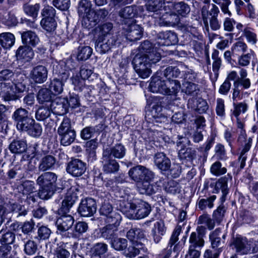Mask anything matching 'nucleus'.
I'll use <instances>...</instances> for the list:
<instances>
[{"label": "nucleus", "instance_id": "nucleus-1", "mask_svg": "<svg viewBox=\"0 0 258 258\" xmlns=\"http://www.w3.org/2000/svg\"><path fill=\"white\" fill-rule=\"evenodd\" d=\"M172 0H147L146 9L152 12V17L155 19V24L160 26H170L178 23L180 19L173 11L167 9Z\"/></svg>", "mask_w": 258, "mask_h": 258}, {"label": "nucleus", "instance_id": "nucleus-2", "mask_svg": "<svg viewBox=\"0 0 258 258\" xmlns=\"http://www.w3.org/2000/svg\"><path fill=\"white\" fill-rule=\"evenodd\" d=\"M80 190V187L78 184L72 185L67 191L62 201L59 212L64 214L59 217L56 222L57 230L60 233L69 230L74 224L75 219L73 217L66 214L69 212L70 208L78 199Z\"/></svg>", "mask_w": 258, "mask_h": 258}, {"label": "nucleus", "instance_id": "nucleus-3", "mask_svg": "<svg viewBox=\"0 0 258 258\" xmlns=\"http://www.w3.org/2000/svg\"><path fill=\"white\" fill-rule=\"evenodd\" d=\"M106 11L99 10L95 11L91 9V4L88 1H81L78 7V14L83 19L84 23L87 26L91 27L95 26L101 19H104L106 15Z\"/></svg>", "mask_w": 258, "mask_h": 258}, {"label": "nucleus", "instance_id": "nucleus-4", "mask_svg": "<svg viewBox=\"0 0 258 258\" xmlns=\"http://www.w3.org/2000/svg\"><path fill=\"white\" fill-rule=\"evenodd\" d=\"M56 175L50 172H47L40 175L37 183L40 186L38 192L39 197L43 200L48 199L53 195L56 187Z\"/></svg>", "mask_w": 258, "mask_h": 258}, {"label": "nucleus", "instance_id": "nucleus-5", "mask_svg": "<svg viewBox=\"0 0 258 258\" xmlns=\"http://www.w3.org/2000/svg\"><path fill=\"white\" fill-rule=\"evenodd\" d=\"M150 58L142 53H137L133 58L132 63L134 68L142 79L147 78L151 74V64L154 63L150 60Z\"/></svg>", "mask_w": 258, "mask_h": 258}, {"label": "nucleus", "instance_id": "nucleus-6", "mask_svg": "<svg viewBox=\"0 0 258 258\" xmlns=\"http://www.w3.org/2000/svg\"><path fill=\"white\" fill-rule=\"evenodd\" d=\"M57 133L61 144L64 146L71 145L76 137V132L72 127L71 120L67 117L63 119L57 128Z\"/></svg>", "mask_w": 258, "mask_h": 258}, {"label": "nucleus", "instance_id": "nucleus-7", "mask_svg": "<svg viewBox=\"0 0 258 258\" xmlns=\"http://www.w3.org/2000/svg\"><path fill=\"white\" fill-rule=\"evenodd\" d=\"M25 87L21 83H0V96L5 100L15 99L17 93L23 92Z\"/></svg>", "mask_w": 258, "mask_h": 258}, {"label": "nucleus", "instance_id": "nucleus-8", "mask_svg": "<svg viewBox=\"0 0 258 258\" xmlns=\"http://www.w3.org/2000/svg\"><path fill=\"white\" fill-rule=\"evenodd\" d=\"M232 245L236 252L239 254H246L251 251L254 252L257 250V244L254 243L253 240L248 241L245 237H236Z\"/></svg>", "mask_w": 258, "mask_h": 258}, {"label": "nucleus", "instance_id": "nucleus-9", "mask_svg": "<svg viewBox=\"0 0 258 258\" xmlns=\"http://www.w3.org/2000/svg\"><path fill=\"white\" fill-rule=\"evenodd\" d=\"M156 42L154 44V47H152V43L149 41H144L139 47V52L137 53L144 54L148 58H151L150 60L153 63H156L161 59V53L160 49H157Z\"/></svg>", "mask_w": 258, "mask_h": 258}, {"label": "nucleus", "instance_id": "nucleus-10", "mask_svg": "<svg viewBox=\"0 0 258 258\" xmlns=\"http://www.w3.org/2000/svg\"><path fill=\"white\" fill-rule=\"evenodd\" d=\"M128 175L138 183L144 180H152L154 177V173L152 171L141 165L131 168L128 171Z\"/></svg>", "mask_w": 258, "mask_h": 258}, {"label": "nucleus", "instance_id": "nucleus-11", "mask_svg": "<svg viewBox=\"0 0 258 258\" xmlns=\"http://www.w3.org/2000/svg\"><path fill=\"white\" fill-rule=\"evenodd\" d=\"M123 33L126 39L130 41L140 39L143 35V29L140 25L136 24L134 21L132 23L127 22L123 27Z\"/></svg>", "mask_w": 258, "mask_h": 258}, {"label": "nucleus", "instance_id": "nucleus-12", "mask_svg": "<svg viewBox=\"0 0 258 258\" xmlns=\"http://www.w3.org/2000/svg\"><path fill=\"white\" fill-rule=\"evenodd\" d=\"M12 119L16 123L18 130L25 128L26 125H28L32 122V118L29 117V112L25 109L20 108L16 110L12 115Z\"/></svg>", "mask_w": 258, "mask_h": 258}, {"label": "nucleus", "instance_id": "nucleus-13", "mask_svg": "<svg viewBox=\"0 0 258 258\" xmlns=\"http://www.w3.org/2000/svg\"><path fill=\"white\" fill-rule=\"evenodd\" d=\"M99 212L102 216L106 217V223L117 224L121 221L120 214L113 210L112 206L109 203L104 202L101 207Z\"/></svg>", "mask_w": 258, "mask_h": 258}, {"label": "nucleus", "instance_id": "nucleus-14", "mask_svg": "<svg viewBox=\"0 0 258 258\" xmlns=\"http://www.w3.org/2000/svg\"><path fill=\"white\" fill-rule=\"evenodd\" d=\"M135 207L131 210L130 219H141L146 217L151 212V207L146 202L140 201L134 203Z\"/></svg>", "mask_w": 258, "mask_h": 258}, {"label": "nucleus", "instance_id": "nucleus-15", "mask_svg": "<svg viewBox=\"0 0 258 258\" xmlns=\"http://www.w3.org/2000/svg\"><path fill=\"white\" fill-rule=\"evenodd\" d=\"M116 41L115 37H98L95 43V49L101 54L105 53L115 46Z\"/></svg>", "mask_w": 258, "mask_h": 258}, {"label": "nucleus", "instance_id": "nucleus-16", "mask_svg": "<svg viewBox=\"0 0 258 258\" xmlns=\"http://www.w3.org/2000/svg\"><path fill=\"white\" fill-rule=\"evenodd\" d=\"M178 42L177 36L173 32L169 31L160 32L156 38L157 46H169Z\"/></svg>", "mask_w": 258, "mask_h": 258}, {"label": "nucleus", "instance_id": "nucleus-17", "mask_svg": "<svg viewBox=\"0 0 258 258\" xmlns=\"http://www.w3.org/2000/svg\"><path fill=\"white\" fill-rule=\"evenodd\" d=\"M86 170V164L78 159H75L69 162L67 172L75 177L82 175Z\"/></svg>", "mask_w": 258, "mask_h": 258}, {"label": "nucleus", "instance_id": "nucleus-18", "mask_svg": "<svg viewBox=\"0 0 258 258\" xmlns=\"http://www.w3.org/2000/svg\"><path fill=\"white\" fill-rule=\"evenodd\" d=\"M78 211L82 216H92L96 211V202L92 198L82 200Z\"/></svg>", "mask_w": 258, "mask_h": 258}, {"label": "nucleus", "instance_id": "nucleus-19", "mask_svg": "<svg viewBox=\"0 0 258 258\" xmlns=\"http://www.w3.org/2000/svg\"><path fill=\"white\" fill-rule=\"evenodd\" d=\"M102 162L103 165V170L106 173H112L118 170V163L110 156L109 152L107 150L103 151Z\"/></svg>", "mask_w": 258, "mask_h": 258}, {"label": "nucleus", "instance_id": "nucleus-20", "mask_svg": "<svg viewBox=\"0 0 258 258\" xmlns=\"http://www.w3.org/2000/svg\"><path fill=\"white\" fill-rule=\"evenodd\" d=\"M30 77L36 83H43L47 79V70L43 66H38L32 70L30 74Z\"/></svg>", "mask_w": 258, "mask_h": 258}, {"label": "nucleus", "instance_id": "nucleus-21", "mask_svg": "<svg viewBox=\"0 0 258 258\" xmlns=\"http://www.w3.org/2000/svg\"><path fill=\"white\" fill-rule=\"evenodd\" d=\"M120 199L117 201V205L120 210L126 215L129 218L131 213V210L135 207L134 203L131 202L132 197L128 195H121Z\"/></svg>", "mask_w": 258, "mask_h": 258}, {"label": "nucleus", "instance_id": "nucleus-22", "mask_svg": "<svg viewBox=\"0 0 258 258\" xmlns=\"http://www.w3.org/2000/svg\"><path fill=\"white\" fill-rule=\"evenodd\" d=\"M166 228L164 222L162 220H159L154 223L151 230V235L154 241L158 243L162 238V236L165 234Z\"/></svg>", "mask_w": 258, "mask_h": 258}, {"label": "nucleus", "instance_id": "nucleus-23", "mask_svg": "<svg viewBox=\"0 0 258 258\" xmlns=\"http://www.w3.org/2000/svg\"><path fill=\"white\" fill-rule=\"evenodd\" d=\"M22 41L25 46L35 47L40 42L37 35L32 31H27L21 33Z\"/></svg>", "mask_w": 258, "mask_h": 258}, {"label": "nucleus", "instance_id": "nucleus-24", "mask_svg": "<svg viewBox=\"0 0 258 258\" xmlns=\"http://www.w3.org/2000/svg\"><path fill=\"white\" fill-rule=\"evenodd\" d=\"M67 99L57 98L50 103V107L52 111L58 114H63L68 112Z\"/></svg>", "mask_w": 258, "mask_h": 258}, {"label": "nucleus", "instance_id": "nucleus-25", "mask_svg": "<svg viewBox=\"0 0 258 258\" xmlns=\"http://www.w3.org/2000/svg\"><path fill=\"white\" fill-rule=\"evenodd\" d=\"M208 9V6H204L201 10L203 21L205 27L207 30L209 29V16L217 17L220 12L218 7L215 4L212 5L210 12H209Z\"/></svg>", "mask_w": 258, "mask_h": 258}, {"label": "nucleus", "instance_id": "nucleus-26", "mask_svg": "<svg viewBox=\"0 0 258 258\" xmlns=\"http://www.w3.org/2000/svg\"><path fill=\"white\" fill-rule=\"evenodd\" d=\"M165 81L161 80V78L159 76L152 77L149 87L150 91L153 93H160L164 94L166 92Z\"/></svg>", "mask_w": 258, "mask_h": 258}, {"label": "nucleus", "instance_id": "nucleus-27", "mask_svg": "<svg viewBox=\"0 0 258 258\" xmlns=\"http://www.w3.org/2000/svg\"><path fill=\"white\" fill-rule=\"evenodd\" d=\"M120 222L118 223H107L108 224L100 229L101 236L105 239L112 240L117 230V227Z\"/></svg>", "mask_w": 258, "mask_h": 258}, {"label": "nucleus", "instance_id": "nucleus-28", "mask_svg": "<svg viewBox=\"0 0 258 258\" xmlns=\"http://www.w3.org/2000/svg\"><path fill=\"white\" fill-rule=\"evenodd\" d=\"M152 180H144L137 183V189L141 194L152 195L159 189V186L150 184Z\"/></svg>", "mask_w": 258, "mask_h": 258}, {"label": "nucleus", "instance_id": "nucleus-29", "mask_svg": "<svg viewBox=\"0 0 258 258\" xmlns=\"http://www.w3.org/2000/svg\"><path fill=\"white\" fill-rule=\"evenodd\" d=\"M154 162L158 168L163 171L168 170L171 165L170 160L163 153L155 154Z\"/></svg>", "mask_w": 258, "mask_h": 258}, {"label": "nucleus", "instance_id": "nucleus-30", "mask_svg": "<svg viewBox=\"0 0 258 258\" xmlns=\"http://www.w3.org/2000/svg\"><path fill=\"white\" fill-rule=\"evenodd\" d=\"M169 6L173 7V13L179 17H185L190 12V9L189 6L183 2H178L173 4L172 3L169 4Z\"/></svg>", "mask_w": 258, "mask_h": 258}, {"label": "nucleus", "instance_id": "nucleus-31", "mask_svg": "<svg viewBox=\"0 0 258 258\" xmlns=\"http://www.w3.org/2000/svg\"><path fill=\"white\" fill-rule=\"evenodd\" d=\"M239 74L240 77L233 82V86H239L240 85L244 89H249L251 86V82L250 80L247 78V70L244 69H241Z\"/></svg>", "mask_w": 258, "mask_h": 258}, {"label": "nucleus", "instance_id": "nucleus-32", "mask_svg": "<svg viewBox=\"0 0 258 258\" xmlns=\"http://www.w3.org/2000/svg\"><path fill=\"white\" fill-rule=\"evenodd\" d=\"M200 90L201 87L198 84L188 81L183 84L182 91L188 96L196 97L200 94Z\"/></svg>", "mask_w": 258, "mask_h": 258}, {"label": "nucleus", "instance_id": "nucleus-33", "mask_svg": "<svg viewBox=\"0 0 258 258\" xmlns=\"http://www.w3.org/2000/svg\"><path fill=\"white\" fill-rule=\"evenodd\" d=\"M145 230L142 229H131L127 231L126 237L132 242L137 241L145 242L147 241V239L145 238Z\"/></svg>", "mask_w": 258, "mask_h": 258}, {"label": "nucleus", "instance_id": "nucleus-34", "mask_svg": "<svg viewBox=\"0 0 258 258\" xmlns=\"http://www.w3.org/2000/svg\"><path fill=\"white\" fill-rule=\"evenodd\" d=\"M25 128L21 129V131L27 132L30 136L37 138L40 136L42 132V128L41 125L38 123L35 122V120L32 119V122L30 124L26 125Z\"/></svg>", "mask_w": 258, "mask_h": 258}, {"label": "nucleus", "instance_id": "nucleus-35", "mask_svg": "<svg viewBox=\"0 0 258 258\" xmlns=\"http://www.w3.org/2000/svg\"><path fill=\"white\" fill-rule=\"evenodd\" d=\"M165 95H176L181 88L180 82L176 80H166Z\"/></svg>", "mask_w": 258, "mask_h": 258}, {"label": "nucleus", "instance_id": "nucleus-36", "mask_svg": "<svg viewBox=\"0 0 258 258\" xmlns=\"http://www.w3.org/2000/svg\"><path fill=\"white\" fill-rule=\"evenodd\" d=\"M64 79L60 81L58 79H54L51 81L49 85L50 92L54 95H58L60 94L63 91V86L64 82L69 78L68 74L64 73Z\"/></svg>", "mask_w": 258, "mask_h": 258}, {"label": "nucleus", "instance_id": "nucleus-37", "mask_svg": "<svg viewBox=\"0 0 258 258\" xmlns=\"http://www.w3.org/2000/svg\"><path fill=\"white\" fill-rule=\"evenodd\" d=\"M232 179V176L229 174L221 177L216 182L215 184V189L217 192L221 191L223 196L225 197L228 193L227 182Z\"/></svg>", "mask_w": 258, "mask_h": 258}, {"label": "nucleus", "instance_id": "nucleus-38", "mask_svg": "<svg viewBox=\"0 0 258 258\" xmlns=\"http://www.w3.org/2000/svg\"><path fill=\"white\" fill-rule=\"evenodd\" d=\"M15 37L11 33L5 32L0 34V44L5 49H10L14 44Z\"/></svg>", "mask_w": 258, "mask_h": 258}, {"label": "nucleus", "instance_id": "nucleus-39", "mask_svg": "<svg viewBox=\"0 0 258 258\" xmlns=\"http://www.w3.org/2000/svg\"><path fill=\"white\" fill-rule=\"evenodd\" d=\"M112 28L113 25L111 23H106L98 26L96 29L98 37L109 38V37H114L111 34Z\"/></svg>", "mask_w": 258, "mask_h": 258}, {"label": "nucleus", "instance_id": "nucleus-40", "mask_svg": "<svg viewBox=\"0 0 258 258\" xmlns=\"http://www.w3.org/2000/svg\"><path fill=\"white\" fill-rule=\"evenodd\" d=\"M67 243L59 242L57 243L54 250V255L56 258H69L70 251L66 248Z\"/></svg>", "mask_w": 258, "mask_h": 258}, {"label": "nucleus", "instance_id": "nucleus-41", "mask_svg": "<svg viewBox=\"0 0 258 258\" xmlns=\"http://www.w3.org/2000/svg\"><path fill=\"white\" fill-rule=\"evenodd\" d=\"M109 152V155H112L115 158L121 159L123 158L126 153L125 147L121 144H117L113 146L110 149H106Z\"/></svg>", "mask_w": 258, "mask_h": 258}, {"label": "nucleus", "instance_id": "nucleus-42", "mask_svg": "<svg viewBox=\"0 0 258 258\" xmlns=\"http://www.w3.org/2000/svg\"><path fill=\"white\" fill-rule=\"evenodd\" d=\"M182 64L178 66H170L167 68L164 71V76L166 80H172L171 78H177L180 74L181 70L184 69Z\"/></svg>", "mask_w": 258, "mask_h": 258}, {"label": "nucleus", "instance_id": "nucleus-43", "mask_svg": "<svg viewBox=\"0 0 258 258\" xmlns=\"http://www.w3.org/2000/svg\"><path fill=\"white\" fill-rule=\"evenodd\" d=\"M27 148L26 143L23 140L13 141L9 146L12 153L20 154L25 152Z\"/></svg>", "mask_w": 258, "mask_h": 258}, {"label": "nucleus", "instance_id": "nucleus-44", "mask_svg": "<svg viewBox=\"0 0 258 258\" xmlns=\"http://www.w3.org/2000/svg\"><path fill=\"white\" fill-rule=\"evenodd\" d=\"M34 53L31 48L25 46H20L16 52L18 58L24 59L27 61L31 59Z\"/></svg>", "mask_w": 258, "mask_h": 258}, {"label": "nucleus", "instance_id": "nucleus-45", "mask_svg": "<svg viewBox=\"0 0 258 258\" xmlns=\"http://www.w3.org/2000/svg\"><path fill=\"white\" fill-rule=\"evenodd\" d=\"M52 97L51 93L49 90L46 88H43L39 90L37 95V100L40 103H46V105H50L52 103Z\"/></svg>", "mask_w": 258, "mask_h": 258}, {"label": "nucleus", "instance_id": "nucleus-46", "mask_svg": "<svg viewBox=\"0 0 258 258\" xmlns=\"http://www.w3.org/2000/svg\"><path fill=\"white\" fill-rule=\"evenodd\" d=\"M247 45L244 42L238 41L234 43L231 47L232 54L233 56L243 54L247 51Z\"/></svg>", "mask_w": 258, "mask_h": 258}, {"label": "nucleus", "instance_id": "nucleus-47", "mask_svg": "<svg viewBox=\"0 0 258 258\" xmlns=\"http://www.w3.org/2000/svg\"><path fill=\"white\" fill-rule=\"evenodd\" d=\"M55 163L54 157L51 155H47L42 159L39 168L42 171H45L51 169Z\"/></svg>", "mask_w": 258, "mask_h": 258}, {"label": "nucleus", "instance_id": "nucleus-48", "mask_svg": "<svg viewBox=\"0 0 258 258\" xmlns=\"http://www.w3.org/2000/svg\"><path fill=\"white\" fill-rule=\"evenodd\" d=\"M189 246H194L196 248H201L204 246V240L201 235L195 232L190 234L189 239Z\"/></svg>", "mask_w": 258, "mask_h": 258}, {"label": "nucleus", "instance_id": "nucleus-49", "mask_svg": "<svg viewBox=\"0 0 258 258\" xmlns=\"http://www.w3.org/2000/svg\"><path fill=\"white\" fill-rule=\"evenodd\" d=\"M196 156V151L190 148H181L178 152V157L181 160H192Z\"/></svg>", "mask_w": 258, "mask_h": 258}, {"label": "nucleus", "instance_id": "nucleus-50", "mask_svg": "<svg viewBox=\"0 0 258 258\" xmlns=\"http://www.w3.org/2000/svg\"><path fill=\"white\" fill-rule=\"evenodd\" d=\"M136 10L137 8L136 7H126L120 12V16L125 19H128L129 20L127 22L132 23V21H134L133 18L136 15Z\"/></svg>", "mask_w": 258, "mask_h": 258}, {"label": "nucleus", "instance_id": "nucleus-51", "mask_svg": "<svg viewBox=\"0 0 258 258\" xmlns=\"http://www.w3.org/2000/svg\"><path fill=\"white\" fill-rule=\"evenodd\" d=\"M127 245L128 242L125 238H116L112 240L111 242V246L117 251H124Z\"/></svg>", "mask_w": 258, "mask_h": 258}, {"label": "nucleus", "instance_id": "nucleus-52", "mask_svg": "<svg viewBox=\"0 0 258 258\" xmlns=\"http://www.w3.org/2000/svg\"><path fill=\"white\" fill-rule=\"evenodd\" d=\"M51 110L50 105H47L40 107L35 114L36 118L38 120H43L49 116Z\"/></svg>", "mask_w": 258, "mask_h": 258}, {"label": "nucleus", "instance_id": "nucleus-53", "mask_svg": "<svg viewBox=\"0 0 258 258\" xmlns=\"http://www.w3.org/2000/svg\"><path fill=\"white\" fill-rule=\"evenodd\" d=\"M93 50L90 46H81L78 48L77 58L80 60L88 59L92 53Z\"/></svg>", "mask_w": 258, "mask_h": 258}, {"label": "nucleus", "instance_id": "nucleus-54", "mask_svg": "<svg viewBox=\"0 0 258 258\" xmlns=\"http://www.w3.org/2000/svg\"><path fill=\"white\" fill-rule=\"evenodd\" d=\"M254 55V52L252 50L246 54L238 55L237 63L241 67H246L250 63V60Z\"/></svg>", "mask_w": 258, "mask_h": 258}, {"label": "nucleus", "instance_id": "nucleus-55", "mask_svg": "<svg viewBox=\"0 0 258 258\" xmlns=\"http://www.w3.org/2000/svg\"><path fill=\"white\" fill-rule=\"evenodd\" d=\"M40 24L43 28L48 32L54 31L56 27V22L54 18H43L40 21Z\"/></svg>", "mask_w": 258, "mask_h": 258}, {"label": "nucleus", "instance_id": "nucleus-56", "mask_svg": "<svg viewBox=\"0 0 258 258\" xmlns=\"http://www.w3.org/2000/svg\"><path fill=\"white\" fill-rule=\"evenodd\" d=\"M242 36L245 37L247 42L255 44L257 41V37L252 29L250 27H246L243 29Z\"/></svg>", "mask_w": 258, "mask_h": 258}, {"label": "nucleus", "instance_id": "nucleus-57", "mask_svg": "<svg viewBox=\"0 0 258 258\" xmlns=\"http://www.w3.org/2000/svg\"><path fill=\"white\" fill-rule=\"evenodd\" d=\"M212 1L220 6L224 14L227 15L229 17L231 16L232 14L229 10V6L231 4V0H212Z\"/></svg>", "mask_w": 258, "mask_h": 258}, {"label": "nucleus", "instance_id": "nucleus-58", "mask_svg": "<svg viewBox=\"0 0 258 258\" xmlns=\"http://www.w3.org/2000/svg\"><path fill=\"white\" fill-rule=\"evenodd\" d=\"M37 249V244L33 240H28L24 244V252L28 255L34 254Z\"/></svg>", "mask_w": 258, "mask_h": 258}, {"label": "nucleus", "instance_id": "nucleus-59", "mask_svg": "<svg viewBox=\"0 0 258 258\" xmlns=\"http://www.w3.org/2000/svg\"><path fill=\"white\" fill-rule=\"evenodd\" d=\"M34 185L35 183L32 181L26 180L23 182L21 186L23 195H30L35 192L36 189Z\"/></svg>", "mask_w": 258, "mask_h": 258}, {"label": "nucleus", "instance_id": "nucleus-60", "mask_svg": "<svg viewBox=\"0 0 258 258\" xmlns=\"http://www.w3.org/2000/svg\"><path fill=\"white\" fill-rule=\"evenodd\" d=\"M72 84L74 86V89L78 91H83L86 87L85 80L80 78L78 75L73 76L72 79Z\"/></svg>", "mask_w": 258, "mask_h": 258}, {"label": "nucleus", "instance_id": "nucleus-61", "mask_svg": "<svg viewBox=\"0 0 258 258\" xmlns=\"http://www.w3.org/2000/svg\"><path fill=\"white\" fill-rule=\"evenodd\" d=\"M40 6L39 4H35L34 5L26 4L24 6V11L25 13L33 18L37 16Z\"/></svg>", "mask_w": 258, "mask_h": 258}, {"label": "nucleus", "instance_id": "nucleus-62", "mask_svg": "<svg viewBox=\"0 0 258 258\" xmlns=\"http://www.w3.org/2000/svg\"><path fill=\"white\" fill-rule=\"evenodd\" d=\"M98 145V143L95 139L91 140L86 143V151L90 157L93 158L95 156Z\"/></svg>", "mask_w": 258, "mask_h": 258}, {"label": "nucleus", "instance_id": "nucleus-63", "mask_svg": "<svg viewBox=\"0 0 258 258\" xmlns=\"http://www.w3.org/2000/svg\"><path fill=\"white\" fill-rule=\"evenodd\" d=\"M219 52L216 49H214L212 54V58L213 59V71L215 73L218 72L221 64L222 60L220 57H219Z\"/></svg>", "mask_w": 258, "mask_h": 258}, {"label": "nucleus", "instance_id": "nucleus-64", "mask_svg": "<svg viewBox=\"0 0 258 258\" xmlns=\"http://www.w3.org/2000/svg\"><path fill=\"white\" fill-rule=\"evenodd\" d=\"M210 170L211 173L216 176L223 175L227 172L226 168L225 167H222L221 163L218 161L215 162L212 165Z\"/></svg>", "mask_w": 258, "mask_h": 258}]
</instances>
